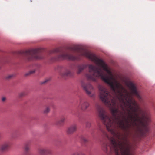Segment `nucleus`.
<instances>
[{"instance_id":"nucleus-2","label":"nucleus","mask_w":155,"mask_h":155,"mask_svg":"<svg viewBox=\"0 0 155 155\" xmlns=\"http://www.w3.org/2000/svg\"><path fill=\"white\" fill-rule=\"evenodd\" d=\"M81 85L86 93L89 96L91 97H94V88L90 83L82 81L81 83Z\"/></svg>"},{"instance_id":"nucleus-8","label":"nucleus","mask_w":155,"mask_h":155,"mask_svg":"<svg viewBox=\"0 0 155 155\" xmlns=\"http://www.w3.org/2000/svg\"><path fill=\"white\" fill-rule=\"evenodd\" d=\"M51 153V151L50 149L39 148V155H47L50 154Z\"/></svg>"},{"instance_id":"nucleus-11","label":"nucleus","mask_w":155,"mask_h":155,"mask_svg":"<svg viewBox=\"0 0 155 155\" xmlns=\"http://www.w3.org/2000/svg\"><path fill=\"white\" fill-rule=\"evenodd\" d=\"M65 118L64 117H62L59 120H56L55 122V124L57 125L62 124L65 121Z\"/></svg>"},{"instance_id":"nucleus-5","label":"nucleus","mask_w":155,"mask_h":155,"mask_svg":"<svg viewBox=\"0 0 155 155\" xmlns=\"http://www.w3.org/2000/svg\"><path fill=\"white\" fill-rule=\"evenodd\" d=\"M127 85L129 88L132 93L137 96L140 97V96L137 89L136 86L134 83L131 81H127L126 82Z\"/></svg>"},{"instance_id":"nucleus-18","label":"nucleus","mask_w":155,"mask_h":155,"mask_svg":"<svg viewBox=\"0 0 155 155\" xmlns=\"http://www.w3.org/2000/svg\"><path fill=\"white\" fill-rule=\"evenodd\" d=\"M91 124L90 122H87L86 124V126L87 128H89L91 127Z\"/></svg>"},{"instance_id":"nucleus-20","label":"nucleus","mask_w":155,"mask_h":155,"mask_svg":"<svg viewBox=\"0 0 155 155\" xmlns=\"http://www.w3.org/2000/svg\"><path fill=\"white\" fill-rule=\"evenodd\" d=\"M25 149L26 151H27L29 150V148L28 147H26L25 148Z\"/></svg>"},{"instance_id":"nucleus-14","label":"nucleus","mask_w":155,"mask_h":155,"mask_svg":"<svg viewBox=\"0 0 155 155\" xmlns=\"http://www.w3.org/2000/svg\"><path fill=\"white\" fill-rule=\"evenodd\" d=\"M50 111V108L48 107H47L44 110V112L45 114H47Z\"/></svg>"},{"instance_id":"nucleus-6","label":"nucleus","mask_w":155,"mask_h":155,"mask_svg":"<svg viewBox=\"0 0 155 155\" xmlns=\"http://www.w3.org/2000/svg\"><path fill=\"white\" fill-rule=\"evenodd\" d=\"M90 105L89 103L87 101L82 98H80L79 102V106L81 110L83 111H85Z\"/></svg>"},{"instance_id":"nucleus-15","label":"nucleus","mask_w":155,"mask_h":155,"mask_svg":"<svg viewBox=\"0 0 155 155\" xmlns=\"http://www.w3.org/2000/svg\"><path fill=\"white\" fill-rule=\"evenodd\" d=\"M26 94L24 92H21L18 94V97H23L26 95Z\"/></svg>"},{"instance_id":"nucleus-9","label":"nucleus","mask_w":155,"mask_h":155,"mask_svg":"<svg viewBox=\"0 0 155 155\" xmlns=\"http://www.w3.org/2000/svg\"><path fill=\"white\" fill-rule=\"evenodd\" d=\"M86 67V65L84 64L78 65L77 67V73L78 74L81 73Z\"/></svg>"},{"instance_id":"nucleus-13","label":"nucleus","mask_w":155,"mask_h":155,"mask_svg":"<svg viewBox=\"0 0 155 155\" xmlns=\"http://www.w3.org/2000/svg\"><path fill=\"white\" fill-rule=\"evenodd\" d=\"M16 76L15 74H11L8 75L6 77V79H9L11 78H12L14 77H15Z\"/></svg>"},{"instance_id":"nucleus-1","label":"nucleus","mask_w":155,"mask_h":155,"mask_svg":"<svg viewBox=\"0 0 155 155\" xmlns=\"http://www.w3.org/2000/svg\"><path fill=\"white\" fill-rule=\"evenodd\" d=\"M69 49L78 52L79 55L74 56L65 52L56 57L54 60L74 61L80 60V56H85L100 66L109 74V75L104 74L100 68L90 64L88 67L89 72L86 74L88 80L96 81L97 78H100L110 86L111 93L101 85H99L98 88L100 99L110 107L112 117H110L102 107L99 105L97 106L99 117L108 131L119 132L117 130L118 127L124 132H130L131 126H137V123L145 131L148 132V124L150 121V115L140 110L127 89L114 80L112 73L104 62L94 54L78 46H74L69 47Z\"/></svg>"},{"instance_id":"nucleus-22","label":"nucleus","mask_w":155,"mask_h":155,"mask_svg":"<svg viewBox=\"0 0 155 155\" xmlns=\"http://www.w3.org/2000/svg\"><path fill=\"white\" fill-rule=\"evenodd\" d=\"M6 100V98L5 97H3L2 99V102H4Z\"/></svg>"},{"instance_id":"nucleus-7","label":"nucleus","mask_w":155,"mask_h":155,"mask_svg":"<svg viewBox=\"0 0 155 155\" xmlns=\"http://www.w3.org/2000/svg\"><path fill=\"white\" fill-rule=\"evenodd\" d=\"M77 129V125L75 124H74L67 128L66 130V133L68 135H71L75 132Z\"/></svg>"},{"instance_id":"nucleus-21","label":"nucleus","mask_w":155,"mask_h":155,"mask_svg":"<svg viewBox=\"0 0 155 155\" xmlns=\"http://www.w3.org/2000/svg\"><path fill=\"white\" fill-rule=\"evenodd\" d=\"M58 49H55V50H53V51H52V52H51V53L58 52Z\"/></svg>"},{"instance_id":"nucleus-17","label":"nucleus","mask_w":155,"mask_h":155,"mask_svg":"<svg viewBox=\"0 0 155 155\" xmlns=\"http://www.w3.org/2000/svg\"><path fill=\"white\" fill-rule=\"evenodd\" d=\"M50 79H51L50 78H48L46 79L43 82H41V84H44L46 83H47V82H48L49 81H50Z\"/></svg>"},{"instance_id":"nucleus-23","label":"nucleus","mask_w":155,"mask_h":155,"mask_svg":"<svg viewBox=\"0 0 155 155\" xmlns=\"http://www.w3.org/2000/svg\"><path fill=\"white\" fill-rule=\"evenodd\" d=\"M39 51H40V48H39Z\"/></svg>"},{"instance_id":"nucleus-3","label":"nucleus","mask_w":155,"mask_h":155,"mask_svg":"<svg viewBox=\"0 0 155 155\" xmlns=\"http://www.w3.org/2000/svg\"><path fill=\"white\" fill-rule=\"evenodd\" d=\"M39 49L35 48L27 50L25 52V54L30 56L28 58L29 60H36L38 58V53Z\"/></svg>"},{"instance_id":"nucleus-12","label":"nucleus","mask_w":155,"mask_h":155,"mask_svg":"<svg viewBox=\"0 0 155 155\" xmlns=\"http://www.w3.org/2000/svg\"><path fill=\"white\" fill-rule=\"evenodd\" d=\"M38 70V69H34L26 73L25 74V76H29L31 74L35 73L36 71Z\"/></svg>"},{"instance_id":"nucleus-24","label":"nucleus","mask_w":155,"mask_h":155,"mask_svg":"<svg viewBox=\"0 0 155 155\" xmlns=\"http://www.w3.org/2000/svg\"><path fill=\"white\" fill-rule=\"evenodd\" d=\"M39 59L41 58H40V55H39Z\"/></svg>"},{"instance_id":"nucleus-10","label":"nucleus","mask_w":155,"mask_h":155,"mask_svg":"<svg viewBox=\"0 0 155 155\" xmlns=\"http://www.w3.org/2000/svg\"><path fill=\"white\" fill-rule=\"evenodd\" d=\"M9 143L8 142L2 144L0 147V151L3 152L6 150L9 147Z\"/></svg>"},{"instance_id":"nucleus-19","label":"nucleus","mask_w":155,"mask_h":155,"mask_svg":"<svg viewBox=\"0 0 155 155\" xmlns=\"http://www.w3.org/2000/svg\"><path fill=\"white\" fill-rule=\"evenodd\" d=\"M72 155H85V154L83 152H80L79 153H74Z\"/></svg>"},{"instance_id":"nucleus-16","label":"nucleus","mask_w":155,"mask_h":155,"mask_svg":"<svg viewBox=\"0 0 155 155\" xmlns=\"http://www.w3.org/2000/svg\"><path fill=\"white\" fill-rule=\"evenodd\" d=\"M81 139L84 143H86L88 142V140L84 137H81Z\"/></svg>"},{"instance_id":"nucleus-4","label":"nucleus","mask_w":155,"mask_h":155,"mask_svg":"<svg viewBox=\"0 0 155 155\" xmlns=\"http://www.w3.org/2000/svg\"><path fill=\"white\" fill-rule=\"evenodd\" d=\"M61 70L59 71V74L61 76L65 77H71L73 76V73L71 71L70 67H66L60 66L59 67Z\"/></svg>"}]
</instances>
